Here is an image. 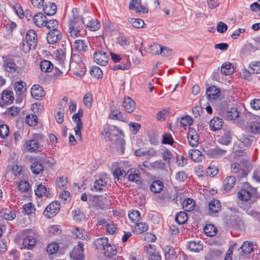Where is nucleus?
<instances>
[{
    "label": "nucleus",
    "instance_id": "57",
    "mask_svg": "<svg viewBox=\"0 0 260 260\" xmlns=\"http://www.w3.org/2000/svg\"><path fill=\"white\" fill-rule=\"evenodd\" d=\"M192 123L193 120L189 116L182 117L180 120V125L183 127L186 126L187 125H191L192 124Z\"/></svg>",
    "mask_w": 260,
    "mask_h": 260
},
{
    "label": "nucleus",
    "instance_id": "21",
    "mask_svg": "<svg viewBox=\"0 0 260 260\" xmlns=\"http://www.w3.org/2000/svg\"><path fill=\"white\" fill-rule=\"evenodd\" d=\"M35 194L38 197H42L43 196L47 198L52 197V194L49 192V190L47 191V188L42 184L38 185L37 189L35 190Z\"/></svg>",
    "mask_w": 260,
    "mask_h": 260
},
{
    "label": "nucleus",
    "instance_id": "5",
    "mask_svg": "<svg viewBox=\"0 0 260 260\" xmlns=\"http://www.w3.org/2000/svg\"><path fill=\"white\" fill-rule=\"evenodd\" d=\"M93 59L95 62L102 66H106L108 63L109 60L107 53L101 50L94 52Z\"/></svg>",
    "mask_w": 260,
    "mask_h": 260
},
{
    "label": "nucleus",
    "instance_id": "55",
    "mask_svg": "<svg viewBox=\"0 0 260 260\" xmlns=\"http://www.w3.org/2000/svg\"><path fill=\"white\" fill-rule=\"evenodd\" d=\"M18 189L22 192H27L30 189L29 183L26 181H21L18 184Z\"/></svg>",
    "mask_w": 260,
    "mask_h": 260
},
{
    "label": "nucleus",
    "instance_id": "8",
    "mask_svg": "<svg viewBox=\"0 0 260 260\" xmlns=\"http://www.w3.org/2000/svg\"><path fill=\"white\" fill-rule=\"evenodd\" d=\"M129 9L134 10L137 13L142 12L146 14L148 12V8L142 6L141 0H131L129 4Z\"/></svg>",
    "mask_w": 260,
    "mask_h": 260
},
{
    "label": "nucleus",
    "instance_id": "53",
    "mask_svg": "<svg viewBox=\"0 0 260 260\" xmlns=\"http://www.w3.org/2000/svg\"><path fill=\"white\" fill-rule=\"evenodd\" d=\"M128 217L133 222H138L140 218V213L138 211L133 210L129 212Z\"/></svg>",
    "mask_w": 260,
    "mask_h": 260
},
{
    "label": "nucleus",
    "instance_id": "13",
    "mask_svg": "<svg viewBox=\"0 0 260 260\" xmlns=\"http://www.w3.org/2000/svg\"><path fill=\"white\" fill-rule=\"evenodd\" d=\"M45 92L40 85L36 84L31 88V94L36 100H41L45 95Z\"/></svg>",
    "mask_w": 260,
    "mask_h": 260
},
{
    "label": "nucleus",
    "instance_id": "22",
    "mask_svg": "<svg viewBox=\"0 0 260 260\" xmlns=\"http://www.w3.org/2000/svg\"><path fill=\"white\" fill-rule=\"evenodd\" d=\"M43 11L48 16H52L56 13L57 7L54 3L49 2L48 4L43 6Z\"/></svg>",
    "mask_w": 260,
    "mask_h": 260
},
{
    "label": "nucleus",
    "instance_id": "14",
    "mask_svg": "<svg viewBox=\"0 0 260 260\" xmlns=\"http://www.w3.org/2000/svg\"><path fill=\"white\" fill-rule=\"evenodd\" d=\"M246 127L253 134H260V120L256 119L247 122Z\"/></svg>",
    "mask_w": 260,
    "mask_h": 260
},
{
    "label": "nucleus",
    "instance_id": "7",
    "mask_svg": "<svg viewBox=\"0 0 260 260\" xmlns=\"http://www.w3.org/2000/svg\"><path fill=\"white\" fill-rule=\"evenodd\" d=\"M255 189L251 186H248L246 189H241L238 193V198L245 201H248L251 200Z\"/></svg>",
    "mask_w": 260,
    "mask_h": 260
},
{
    "label": "nucleus",
    "instance_id": "33",
    "mask_svg": "<svg viewBox=\"0 0 260 260\" xmlns=\"http://www.w3.org/2000/svg\"><path fill=\"white\" fill-rule=\"evenodd\" d=\"M104 254L105 256L111 257L117 253V249L115 245L108 244L107 247L104 248Z\"/></svg>",
    "mask_w": 260,
    "mask_h": 260
},
{
    "label": "nucleus",
    "instance_id": "11",
    "mask_svg": "<svg viewBox=\"0 0 260 260\" xmlns=\"http://www.w3.org/2000/svg\"><path fill=\"white\" fill-rule=\"evenodd\" d=\"M187 138L189 144L192 147H195L198 145L199 137L196 130L193 128H189Z\"/></svg>",
    "mask_w": 260,
    "mask_h": 260
},
{
    "label": "nucleus",
    "instance_id": "45",
    "mask_svg": "<svg viewBox=\"0 0 260 260\" xmlns=\"http://www.w3.org/2000/svg\"><path fill=\"white\" fill-rule=\"evenodd\" d=\"M240 248L245 254H249L253 250V244L250 242L245 241L243 243Z\"/></svg>",
    "mask_w": 260,
    "mask_h": 260
},
{
    "label": "nucleus",
    "instance_id": "23",
    "mask_svg": "<svg viewBox=\"0 0 260 260\" xmlns=\"http://www.w3.org/2000/svg\"><path fill=\"white\" fill-rule=\"evenodd\" d=\"M75 47L81 54L85 53L88 48L87 42L82 40L75 41Z\"/></svg>",
    "mask_w": 260,
    "mask_h": 260
},
{
    "label": "nucleus",
    "instance_id": "28",
    "mask_svg": "<svg viewBox=\"0 0 260 260\" xmlns=\"http://www.w3.org/2000/svg\"><path fill=\"white\" fill-rule=\"evenodd\" d=\"M223 120L218 117L212 119L210 122L211 128L213 131L220 129L223 125Z\"/></svg>",
    "mask_w": 260,
    "mask_h": 260
},
{
    "label": "nucleus",
    "instance_id": "39",
    "mask_svg": "<svg viewBox=\"0 0 260 260\" xmlns=\"http://www.w3.org/2000/svg\"><path fill=\"white\" fill-rule=\"evenodd\" d=\"M188 219L187 214L183 211L178 213L175 216L176 221L180 224L185 223Z\"/></svg>",
    "mask_w": 260,
    "mask_h": 260
},
{
    "label": "nucleus",
    "instance_id": "58",
    "mask_svg": "<svg viewBox=\"0 0 260 260\" xmlns=\"http://www.w3.org/2000/svg\"><path fill=\"white\" fill-rule=\"evenodd\" d=\"M250 72L252 74L260 73V62H255L250 66Z\"/></svg>",
    "mask_w": 260,
    "mask_h": 260
},
{
    "label": "nucleus",
    "instance_id": "54",
    "mask_svg": "<svg viewBox=\"0 0 260 260\" xmlns=\"http://www.w3.org/2000/svg\"><path fill=\"white\" fill-rule=\"evenodd\" d=\"M38 117L36 115H30L26 116L25 122L30 126L35 125L37 124Z\"/></svg>",
    "mask_w": 260,
    "mask_h": 260
},
{
    "label": "nucleus",
    "instance_id": "9",
    "mask_svg": "<svg viewBox=\"0 0 260 260\" xmlns=\"http://www.w3.org/2000/svg\"><path fill=\"white\" fill-rule=\"evenodd\" d=\"M62 38V34L58 30H50L47 35V40L49 44H54L58 42Z\"/></svg>",
    "mask_w": 260,
    "mask_h": 260
},
{
    "label": "nucleus",
    "instance_id": "41",
    "mask_svg": "<svg viewBox=\"0 0 260 260\" xmlns=\"http://www.w3.org/2000/svg\"><path fill=\"white\" fill-rule=\"evenodd\" d=\"M190 158L194 161H199L202 159L201 152L197 149H192L189 151Z\"/></svg>",
    "mask_w": 260,
    "mask_h": 260
},
{
    "label": "nucleus",
    "instance_id": "19",
    "mask_svg": "<svg viewBox=\"0 0 260 260\" xmlns=\"http://www.w3.org/2000/svg\"><path fill=\"white\" fill-rule=\"evenodd\" d=\"M206 93L209 98L216 99L220 95V90L215 86H211L207 88Z\"/></svg>",
    "mask_w": 260,
    "mask_h": 260
},
{
    "label": "nucleus",
    "instance_id": "35",
    "mask_svg": "<svg viewBox=\"0 0 260 260\" xmlns=\"http://www.w3.org/2000/svg\"><path fill=\"white\" fill-rule=\"evenodd\" d=\"M182 206L185 211L189 212L193 210L195 202L193 200L187 198L183 202Z\"/></svg>",
    "mask_w": 260,
    "mask_h": 260
},
{
    "label": "nucleus",
    "instance_id": "49",
    "mask_svg": "<svg viewBox=\"0 0 260 260\" xmlns=\"http://www.w3.org/2000/svg\"><path fill=\"white\" fill-rule=\"evenodd\" d=\"M86 26L90 30L95 31L100 28V24L98 20L93 19L87 23Z\"/></svg>",
    "mask_w": 260,
    "mask_h": 260
},
{
    "label": "nucleus",
    "instance_id": "63",
    "mask_svg": "<svg viewBox=\"0 0 260 260\" xmlns=\"http://www.w3.org/2000/svg\"><path fill=\"white\" fill-rule=\"evenodd\" d=\"M125 172L120 169V168H116L113 172V175L114 177V179H119V177L121 176H123V177L126 175Z\"/></svg>",
    "mask_w": 260,
    "mask_h": 260
},
{
    "label": "nucleus",
    "instance_id": "17",
    "mask_svg": "<svg viewBox=\"0 0 260 260\" xmlns=\"http://www.w3.org/2000/svg\"><path fill=\"white\" fill-rule=\"evenodd\" d=\"M122 105L125 110L128 113L133 112L136 107L134 101L129 97L124 98Z\"/></svg>",
    "mask_w": 260,
    "mask_h": 260
},
{
    "label": "nucleus",
    "instance_id": "51",
    "mask_svg": "<svg viewBox=\"0 0 260 260\" xmlns=\"http://www.w3.org/2000/svg\"><path fill=\"white\" fill-rule=\"evenodd\" d=\"M90 73L92 76H94L98 79L101 78L102 77V71L101 69L97 66L93 67L91 69Z\"/></svg>",
    "mask_w": 260,
    "mask_h": 260
},
{
    "label": "nucleus",
    "instance_id": "59",
    "mask_svg": "<svg viewBox=\"0 0 260 260\" xmlns=\"http://www.w3.org/2000/svg\"><path fill=\"white\" fill-rule=\"evenodd\" d=\"M162 143L166 144L172 145L174 143L173 139L170 134L165 133L162 136Z\"/></svg>",
    "mask_w": 260,
    "mask_h": 260
},
{
    "label": "nucleus",
    "instance_id": "16",
    "mask_svg": "<svg viewBox=\"0 0 260 260\" xmlns=\"http://www.w3.org/2000/svg\"><path fill=\"white\" fill-rule=\"evenodd\" d=\"M239 112L236 107H232L226 111L223 112L224 117L228 120H234L239 116Z\"/></svg>",
    "mask_w": 260,
    "mask_h": 260
},
{
    "label": "nucleus",
    "instance_id": "29",
    "mask_svg": "<svg viewBox=\"0 0 260 260\" xmlns=\"http://www.w3.org/2000/svg\"><path fill=\"white\" fill-rule=\"evenodd\" d=\"M89 200L92 202V205L96 209H103L107 207V205L99 199V196H92Z\"/></svg>",
    "mask_w": 260,
    "mask_h": 260
},
{
    "label": "nucleus",
    "instance_id": "2",
    "mask_svg": "<svg viewBox=\"0 0 260 260\" xmlns=\"http://www.w3.org/2000/svg\"><path fill=\"white\" fill-rule=\"evenodd\" d=\"M42 137L41 135H37L34 139L26 141L23 145L24 148L29 152H36L41 147L40 141Z\"/></svg>",
    "mask_w": 260,
    "mask_h": 260
},
{
    "label": "nucleus",
    "instance_id": "42",
    "mask_svg": "<svg viewBox=\"0 0 260 260\" xmlns=\"http://www.w3.org/2000/svg\"><path fill=\"white\" fill-rule=\"evenodd\" d=\"M109 118L112 119H116L120 121H124V118L121 112L118 110L111 111L110 114L109 115Z\"/></svg>",
    "mask_w": 260,
    "mask_h": 260
},
{
    "label": "nucleus",
    "instance_id": "40",
    "mask_svg": "<svg viewBox=\"0 0 260 260\" xmlns=\"http://www.w3.org/2000/svg\"><path fill=\"white\" fill-rule=\"evenodd\" d=\"M30 169L33 174L39 175L44 171V167L38 161L34 162L31 166Z\"/></svg>",
    "mask_w": 260,
    "mask_h": 260
},
{
    "label": "nucleus",
    "instance_id": "48",
    "mask_svg": "<svg viewBox=\"0 0 260 260\" xmlns=\"http://www.w3.org/2000/svg\"><path fill=\"white\" fill-rule=\"evenodd\" d=\"M44 26H46L48 29L50 30H57V28L58 26V21L55 20H47L45 22Z\"/></svg>",
    "mask_w": 260,
    "mask_h": 260
},
{
    "label": "nucleus",
    "instance_id": "47",
    "mask_svg": "<svg viewBox=\"0 0 260 260\" xmlns=\"http://www.w3.org/2000/svg\"><path fill=\"white\" fill-rule=\"evenodd\" d=\"M25 83L22 81H18L15 83V90L17 93L18 94H21L25 91Z\"/></svg>",
    "mask_w": 260,
    "mask_h": 260
},
{
    "label": "nucleus",
    "instance_id": "1",
    "mask_svg": "<svg viewBox=\"0 0 260 260\" xmlns=\"http://www.w3.org/2000/svg\"><path fill=\"white\" fill-rule=\"evenodd\" d=\"M85 23L81 16H75L69 21L68 35L73 38L81 37L85 34Z\"/></svg>",
    "mask_w": 260,
    "mask_h": 260
},
{
    "label": "nucleus",
    "instance_id": "56",
    "mask_svg": "<svg viewBox=\"0 0 260 260\" xmlns=\"http://www.w3.org/2000/svg\"><path fill=\"white\" fill-rule=\"evenodd\" d=\"M58 249V245L57 243H51L47 246L46 251L49 254H52L56 253Z\"/></svg>",
    "mask_w": 260,
    "mask_h": 260
},
{
    "label": "nucleus",
    "instance_id": "32",
    "mask_svg": "<svg viewBox=\"0 0 260 260\" xmlns=\"http://www.w3.org/2000/svg\"><path fill=\"white\" fill-rule=\"evenodd\" d=\"M6 70L9 73H14L17 70V66L13 59H8L4 63Z\"/></svg>",
    "mask_w": 260,
    "mask_h": 260
},
{
    "label": "nucleus",
    "instance_id": "6",
    "mask_svg": "<svg viewBox=\"0 0 260 260\" xmlns=\"http://www.w3.org/2000/svg\"><path fill=\"white\" fill-rule=\"evenodd\" d=\"M70 68L75 69L77 73L83 72L85 69L84 63L80 60L79 56L76 55H73L72 56Z\"/></svg>",
    "mask_w": 260,
    "mask_h": 260
},
{
    "label": "nucleus",
    "instance_id": "43",
    "mask_svg": "<svg viewBox=\"0 0 260 260\" xmlns=\"http://www.w3.org/2000/svg\"><path fill=\"white\" fill-rule=\"evenodd\" d=\"M221 72L225 75L233 73L234 69L232 64L230 62L223 63L221 68Z\"/></svg>",
    "mask_w": 260,
    "mask_h": 260
},
{
    "label": "nucleus",
    "instance_id": "64",
    "mask_svg": "<svg viewBox=\"0 0 260 260\" xmlns=\"http://www.w3.org/2000/svg\"><path fill=\"white\" fill-rule=\"evenodd\" d=\"M64 117V110L63 109H60L57 112L55 115V119L57 123L61 124L63 121Z\"/></svg>",
    "mask_w": 260,
    "mask_h": 260
},
{
    "label": "nucleus",
    "instance_id": "30",
    "mask_svg": "<svg viewBox=\"0 0 260 260\" xmlns=\"http://www.w3.org/2000/svg\"><path fill=\"white\" fill-rule=\"evenodd\" d=\"M233 134L231 131H228L219 139L218 142L222 145H228L231 142Z\"/></svg>",
    "mask_w": 260,
    "mask_h": 260
},
{
    "label": "nucleus",
    "instance_id": "62",
    "mask_svg": "<svg viewBox=\"0 0 260 260\" xmlns=\"http://www.w3.org/2000/svg\"><path fill=\"white\" fill-rule=\"evenodd\" d=\"M92 100L91 94L89 93H87L84 96L83 103L86 107L90 108L92 105Z\"/></svg>",
    "mask_w": 260,
    "mask_h": 260
},
{
    "label": "nucleus",
    "instance_id": "15",
    "mask_svg": "<svg viewBox=\"0 0 260 260\" xmlns=\"http://www.w3.org/2000/svg\"><path fill=\"white\" fill-rule=\"evenodd\" d=\"M32 21L37 26L42 27L47 21V18L42 13H38L33 16Z\"/></svg>",
    "mask_w": 260,
    "mask_h": 260
},
{
    "label": "nucleus",
    "instance_id": "4",
    "mask_svg": "<svg viewBox=\"0 0 260 260\" xmlns=\"http://www.w3.org/2000/svg\"><path fill=\"white\" fill-rule=\"evenodd\" d=\"M59 210L60 203L58 201H54L46 207L44 214L47 218H50L55 216Z\"/></svg>",
    "mask_w": 260,
    "mask_h": 260
},
{
    "label": "nucleus",
    "instance_id": "61",
    "mask_svg": "<svg viewBox=\"0 0 260 260\" xmlns=\"http://www.w3.org/2000/svg\"><path fill=\"white\" fill-rule=\"evenodd\" d=\"M162 47L158 44L154 43L150 46V51L153 54H160Z\"/></svg>",
    "mask_w": 260,
    "mask_h": 260
},
{
    "label": "nucleus",
    "instance_id": "60",
    "mask_svg": "<svg viewBox=\"0 0 260 260\" xmlns=\"http://www.w3.org/2000/svg\"><path fill=\"white\" fill-rule=\"evenodd\" d=\"M166 164L161 160H156L151 164V166L154 169H164Z\"/></svg>",
    "mask_w": 260,
    "mask_h": 260
},
{
    "label": "nucleus",
    "instance_id": "37",
    "mask_svg": "<svg viewBox=\"0 0 260 260\" xmlns=\"http://www.w3.org/2000/svg\"><path fill=\"white\" fill-rule=\"evenodd\" d=\"M204 231L207 236L213 237L216 234L217 232V229L214 225L209 224L205 226Z\"/></svg>",
    "mask_w": 260,
    "mask_h": 260
},
{
    "label": "nucleus",
    "instance_id": "24",
    "mask_svg": "<svg viewBox=\"0 0 260 260\" xmlns=\"http://www.w3.org/2000/svg\"><path fill=\"white\" fill-rule=\"evenodd\" d=\"M226 152V150L220 149L218 147L209 150L207 154L211 157L217 158L224 155Z\"/></svg>",
    "mask_w": 260,
    "mask_h": 260
},
{
    "label": "nucleus",
    "instance_id": "34",
    "mask_svg": "<svg viewBox=\"0 0 260 260\" xmlns=\"http://www.w3.org/2000/svg\"><path fill=\"white\" fill-rule=\"evenodd\" d=\"M40 67L41 71L45 73L50 72L53 68V65L52 62L47 60L42 61Z\"/></svg>",
    "mask_w": 260,
    "mask_h": 260
},
{
    "label": "nucleus",
    "instance_id": "20",
    "mask_svg": "<svg viewBox=\"0 0 260 260\" xmlns=\"http://www.w3.org/2000/svg\"><path fill=\"white\" fill-rule=\"evenodd\" d=\"M127 174H128V179L129 181L137 183L141 182L138 170L132 169L128 171Z\"/></svg>",
    "mask_w": 260,
    "mask_h": 260
},
{
    "label": "nucleus",
    "instance_id": "31",
    "mask_svg": "<svg viewBox=\"0 0 260 260\" xmlns=\"http://www.w3.org/2000/svg\"><path fill=\"white\" fill-rule=\"evenodd\" d=\"M12 94V92L6 90H4L2 94V100L3 102L7 104H11L14 100Z\"/></svg>",
    "mask_w": 260,
    "mask_h": 260
},
{
    "label": "nucleus",
    "instance_id": "10",
    "mask_svg": "<svg viewBox=\"0 0 260 260\" xmlns=\"http://www.w3.org/2000/svg\"><path fill=\"white\" fill-rule=\"evenodd\" d=\"M209 213L210 215H214L218 213L221 210L220 202L217 199L212 200L208 204Z\"/></svg>",
    "mask_w": 260,
    "mask_h": 260
},
{
    "label": "nucleus",
    "instance_id": "38",
    "mask_svg": "<svg viewBox=\"0 0 260 260\" xmlns=\"http://www.w3.org/2000/svg\"><path fill=\"white\" fill-rule=\"evenodd\" d=\"M108 244V238L104 237L98 239L94 242V245H95L96 248L98 249L104 250V248L107 247Z\"/></svg>",
    "mask_w": 260,
    "mask_h": 260
},
{
    "label": "nucleus",
    "instance_id": "18",
    "mask_svg": "<svg viewBox=\"0 0 260 260\" xmlns=\"http://www.w3.org/2000/svg\"><path fill=\"white\" fill-rule=\"evenodd\" d=\"M72 234L77 238L83 240H88L90 236L83 229L76 228L72 231Z\"/></svg>",
    "mask_w": 260,
    "mask_h": 260
},
{
    "label": "nucleus",
    "instance_id": "26",
    "mask_svg": "<svg viewBox=\"0 0 260 260\" xmlns=\"http://www.w3.org/2000/svg\"><path fill=\"white\" fill-rule=\"evenodd\" d=\"M236 179L233 176H230L225 178L223 181V188L225 190H230L235 185Z\"/></svg>",
    "mask_w": 260,
    "mask_h": 260
},
{
    "label": "nucleus",
    "instance_id": "44",
    "mask_svg": "<svg viewBox=\"0 0 260 260\" xmlns=\"http://www.w3.org/2000/svg\"><path fill=\"white\" fill-rule=\"evenodd\" d=\"M128 22L136 28H142L145 24L143 20L134 18H128Z\"/></svg>",
    "mask_w": 260,
    "mask_h": 260
},
{
    "label": "nucleus",
    "instance_id": "52",
    "mask_svg": "<svg viewBox=\"0 0 260 260\" xmlns=\"http://www.w3.org/2000/svg\"><path fill=\"white\" fill-rule=\"evenodd\" d=\"M10 131L9 126L6 124L0 125V137L4 139L9 136Z\"/></svg>",
    "mask_w": 260,
    "mask_h": 260
},
{
    "label": "nucleus",
    "instance_id": "3",
    "mask_svg": "<svg viewBox=\"0 0 260 260\" xmlns=\"http://www.w3.org/2000/svg\"><path fill=\"white\" fill-rule=\"evenodd\" d=\"M83 111L80 109L78 113L74 114L73 116V120L76 123V125L74 128L75 135L79 140H82L81 131L83 128V123L81 117L83 116Z\"/></svg>",
    "mask_w": 260,
    "mask_h": 260
},
{
    "label": "nucleus",
    "instance_id": "46",
    "mask_svg": "<svg viewBox=\"0 0 260 260\" xmlns=\"http://www.w3.org/2000/svg\"><path fill=\"white\" fill-rule=\"evenodd\" d=\"M188 247L191 251L194 252H199L203 248V245L202 244H200L199 242H197L194 241L189 242Z\"/></svg>",
    "mask_w": 260,
    "mask_h": 260
},
{
    "label": "nucleus",
    "instance_id": "27",
    "mask_svg": "<svg viewBox=\"0 0 260 260\" xmlns=\"http://www.w3.org/2000/svg\"><path fill=\"white\" fill-rule=\"evenodd\" d=\"M164 188V184L160 180L153 181L150 186V190L153 193H159Z\"/></svg>",
    "mask_w": 260,
    "mask_h": 260
},
{
    "label": "nucleus",
    "instance_id": "25",
    "mask_svg": "<svg viewBox=\"0 0 260 260\" xmlns=\"http://www.w3.org/2000/svg\"><path fill=\"white\" fill-rule=\"evenodd\" d=\"M107 187V182L102 178L96 180L94 182L93 188L91 189L95 191L105 190Z\"/></svg>",
    "mask_w": 260,
    "mask_h": 260
},
{
    "label": "nucleus",
    "instance_id": "50",
    "mask_svg": "<svg viewBox=\"0 0 260 260\" xmlns=\"http://www.w3.org/2000/svg\"><path fill=\"white\" fill-rule=\"evenodd\" d=\"M135 229L138 234H141L148 230V225L145 222L137 223Z\"/></svg>",
    "mask_w": 260,
    "mask_h": 260
},
{
    "label": "nucleus",
    "instance_id": "12",
    "mask_svg": "<svg viewBox=\"0 0 260 260\" xmlns=\"http://www.w3.org/2000/svg\"><path fill=\"white\" fill-rule=\"evenodd\" d=\"M25 40L29 43L30 46H32L33 48H36L37 45L38 37L34 30L29 29L27 31Z\"/></svg>",
    "mask_w": 260,
    "mask_h": 260
},
{
    "label": "nucleus",
    "instance_id": "36",
    "mask_svg": "<svg viewBox=\"0 0 260 260\" xmlns=\"http://www.w3.org/2000/svg\"><path fill=\"white\" fill-rule=\"evenodd\" d=\"M36 239L31 236H27L23 241V245L28 249H31L36 245Z\"/></svg>",
    "mask_w": 260,
    "mask_h": 260
}]
</instances>
